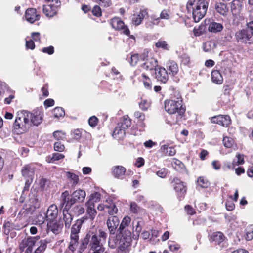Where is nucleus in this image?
I'll use <instances>...</instances> for the list:
<instances>
[{"instance_id": "f257e3e1", "label": "nucleus", "mask_w": 253, "mask_h": 253, "mask_svg": "<svg viewBox=\"0 0 253 253\" xmlns=\"http://www.w3.org/2000/svg\"><path fill=\"white\" fill-rule=\"evenodd\" d=\"M107 233L100 229L95 233L89 232L81 240L79 252L82 253L88 246V253H103V244L106 242Z\"/></svg>"}, {"instance_id": "f03ea898", "label": "nucleus", "mask_w": 253, "mask_h": 253, "mask_svg": "<svg viewBox=\"0 0 253 253\" xmlns=\"http://www.w3.org/2000/svg\"><path fill=\"white\" fill-rule=\"evenodd\" d=\"M42 114L39 110H34L31 112L21 110L17 112L13 126L16 129H21L20 133H22L26 130L27 125L33 124L37 126L42 123Z\"/></svg>"}, {"instance_id": "7ed1b4c3", "label": "nucleus", "mask_w": 253, "mask_h": 253, "mask_svg": "<svg viewBox=\"0 0 253 253\" xmlns=\"http://www.w3.org/2000/svg\"><path fill=\"white\" fill-rule=\"evenodd\" d=\"M165 109L169 114L177 113L180 116L185 113V108L183 106L182 99L179 93L176 97L165 101Z\"/></svg>"}, {"instance_id": "20e7f679", "label": "nucleus", "mask_w": 253, "mask_h": 253, "mask_svg": "<svg viewBox=\"0 0 253 253\" xmlns=\"http://www.w3.org/2000/svg\"><path fill=\"white\" fill-rule=\"evenodd\" d=\"M236 39L239 42L251 44L253 43V36L249 30L243 29L236 33Z\"/></svg>"}, {"instance_id": "39448f33", "label": "nucleus", "mask_w": 253, "mask_h": 253, "mask_svg": "<svg viewBox=\"0 0 253 253\" xmlns=\"http://www.w3.org/2000/svg\"><path fill=\"white\" fill-rule=\"evenodd\" d=\"M74 200L72 199L68 191H65L61 194L60 197V206L63 210L69 211L71 206L74 204Z\"/></svg>"}, {"instance_id": "423d86ee", "label": "nucleus", "mask_w": 253, "mask_h": 253, "mask_svg": "<svg viewBox=\"0 0 253 253\" xmlns=\"http://www.w3.org/2000/svg\"><path fill=\"white\" fill-rule=\"evenodd\" d=\"M110 24L112 27L115 30H122L124 34L129 36L130 34V31L128 28L126 27L125 25L124 22H123L118 17H114L110 21Z\"/></svg>"}, {"instance_id": "0eeeda50", "label": "nucleus", "mask_w": 253, "mask_h": 253, "mask_svg": "<svg viewBox=\"0 0 253 253\" xmlns=\"http://www.w3.org/2000/svg\"><path fill=\"white\" fill-rule=\"evenodd\" d=\"M208 3L205 0H198L197 5L192 12V16H205Z\"/></svg>"}, {"instance_id": "6e6552de", "label": "nucleus", "mask_w": 253, "mask_h": 253, "mask_svg": "<svg viewBox=\"0 0 253 253\" xmlns=\"http://www.w3.org/2000/svg\"><path fill=\"white\" fill-rule=\"evenodd\" d=\"M172 183H173V188L177 193L178 198L179 200H181L184 198L186 193V187L183 182L177 178L173 179Z\"/></svg>"}, {"instance_id": "1a4fd4ad", "label": "nucleus", "mask_w": 253, "mask_h": 253, "mask_svg": "<svg viewBox=\"0 0 253 253\" xmlns=\"http://www.w3.org/2000/svg\"><path fill=\"white\" fill-rule=\"evenodd\" d=\"M38 239L39 237L36 236L23 240L20 244V248H27L25 253H32L33 247Z\"/></svg>"}, {"instance_id": "9d476101", "label": "nucleus", "mask_w": 253, "mask_h": 253, "mask_svg": "<svg viewBox=\"0 0 253 253\" xmlns=\"http://www.w3.org/2000/svg\"><path fill=\"white\" fill-rule=\"evenodd\" d=\"M226 238L224 234L220 232L213 233L211 237V242L214 243L215 245H218L220 248L226 246Z\"/></svg>"}, {"instance_id": "9b49d317", "label": "nucleus", "mask_w": 253, "mask_h": 253, "mask_svg": "<svg viewBox=\"0 0 253 253\" xmlns=\"http://www.w3.org/2000/svg\"><path fill=\"white\" fill-rule=\"evenodd\" d=\"M211 121L212 123H216L225 127L228 126L231 123V119L228 115L216 116L211 117Z\"/></svg>"}, {"instance_id": "f8f14e48", "label": "nucleus", "mask_w": 253, "mask_h": 253, "mask_svg": "<svg viewBox=\"0 0 253 253\" xmlns=\"http://www.w3.org/2000/svg\"><path fill=\"white\" fill-rule=\"evenodd\" d=\"M120 223L118 217L116 216H111L107 220V226L111 234H114Z\"/></svg>"}, {"instance_id": "ddd939ff", "label": "nucleus", "mask_w": 253, "mask_h": 253, "mask_svg": "<svg viewBox=\"0 0 253 253\" xmlns=\"http://www.w3.org/2000/svg\"><path fill=\"white\" fill-rule=\"evenodd\" d=\"M156 71V78L158 81L165 83L168 80V73L167 71L163 67H158L155 69Z\"/></svg>"}, {"instance_id": "4468645a", "label": "nucleus", "mask_w": 253, "mask_h": 253, "mask_svg": "<svg viewBox=\"0 0 253 253\" xmlns=\"http://www.w3.org/2000/svg\"><path fill=\"white\" fill-rule=\"evenodd\" d=\"M58 212L57 206L55 205L50 206L45 211V214L48 222L54 221L56 218Z\"/></svg>"}, {"instance_id": "2eb2a0df", "label": "nucleus", "mask_w": 253, "mask_h": 253, "mask_svg": "<svg viewBox=\"0 0 253 253\" xmlns=\"http://www.w3.org/2000/svg\"><path fill=\"white\" fill-rule=\"evenodd\" d=\"M126 171V168L122 166H116L112 168V175L118 179H123Z\"/></svg>"}, {"instance_id": "dca6fc26", "label": "nucleus", "mask_w": 253, "mask_h": 253, "mask_svg": "<svg viewBox=\"0 0 253 253\" xmlns=\"http://www.w3.org/2000/svg\"><path fill=\"white\" fill-rule=\"evenodd\" d=\"M86 196L85 192L81 189L75 191L71 194V197L74 200V203L76 202H82L84 201Z\"/></svg>"}, {"instance_id": "f3484780", "label": "nucleus", "mask_w": 253, "mask_h": 253, "mask_svg": "<svg viewBox=\"0 0 253 253\" xmlns=\"http://www.w3.org/2000/svg\"><path fill=\"white\" fill-rule=\"evenodd\" d=\"M63 226L54 221H49L47 224L48 231H51L55 234H59L62 230Z\"/></svg>"}, {"instance_id": "a211bd4d", "label": "nucleus", "mask_w": 253, "mask_h": 253, "mask_svg": "<svg viewBox=\"0 0 253 253\" xmlns=\"http://www.w3.org/2000/svg\"><path fill=\"white\" fill-rule=\"evenodd\" d=\"M34 168L32 165H26L22 169V175L25 178H32L34 174Z\"/></svg>"}, {"instance_id": "6ab92c4d", "label": "nucleus", "mask_w": 253, "mask_h": 253, "mask_svg": "<svg viewBox=\"0 0 253 253\" xmlns=\"http://www.w3.org/2000/svg\"><path fill=\"white\" fill-rule=\"evenodd\" d=\"M86 212L90 218L93 220L95 218L97 212L95 209V204L93 203L92 200H88L86 203Z\"/></svg>"}, {"instance_id": "aec40b11", "label": "nucleus", "mask_w": 253, "mask_h": 253, "mask_svg": "<svg viewBox=\"0 0 253 253\" xmlns=\"http://www.w3.org/2000/svg\"><path fill=\"white\" fill-rule=\"evenodd\" d=\"M29 208L31 211H34L35 209L39 208L40 206V200L36 196L32 195L28 202Z\"/></svg>"}, {"instance_id": "412c9836", "label": "nucleus", "mask_w": 253, "mask_h": 253, "mask_svg": "<svg viewBox=\"0 0 253 253\" xmlns=\"http://www.w3.org/2000/svg\"><path fill=\"white\" fill-rule=\"evenodd\" d=\"M57 7L54 4L43 5V12L46 16H54L57 14Z\"/></svg>"}, {"instance_id": "4be33fe9", "label": "nucleus", "mask_w": 253, "mask_h": 253, "mask_svg": "<svg viewBox=\"0 0 253 253\" xmlns=\"http://www.w3.org/2000/svg\"><path fill=\"white\" fill-rule=\"evenodd\" d=\"M132 227L130 226L128 228H126L122 230H117L118 234L121 235L125 240L129 242L131 240L132 235Z\"/></svg>"}, {"instance_id": "5701e85b", "label": "nucleus", "mask_w": 253, "mask_h": 253, "mask_svg": "<svg viewBox=\"0 0 253 253\" xmlns=\"http://www.w3.org/2000/svg\"><path fill=\"white\" fill-rule=\"evenodd\" d=\"M167 68L169 71V74L172 76L176 75L179 70L177 64L173 61H169L167 63Z\"/></svg>"}, {"instance_id": "b1692460", "label": "nucleus", "mask_w": 253, "mask_h": 253, "mask_svg": "<svg viewBox=\"0 0 253 253\" xmlns=\"http://www.w3.org/2000/svg\"><path fill=\"white\" fill-rule=\"evenodd\" d=\"M145 62L143 63V67L146 70H153L158 66L157 61L153 58H148L145 59Z\"/></svg>"}, {"instance_id": "393cba45", "label": "nucleus", "mask_w": 253, "mask_h": 253, "mask_svg": "<svg viewBox=\"0 0 253 253\" xmlns=\"http://www.w3.org/2000/svg\"><path fill=\"white\" fill-rule=\"evenodd\" d=\"M125 136V129L121 127L120 124H118V126L115 128L113 133V136L117 139H123Z\"/></svg>"}, {"instance_id": "a878e982", "label": "nucleus", "mask_w": 253, "mask_h": 253, "mask_svg": "<svg viewBox=\"0 0 253 253\" xmlns=\"http://www.w3.org/2000/svg\"><path fill=\"white\" fill-rule=\"evenodd\" d=\"M211 80L216 84H221L223 79L222 75L218 70H213L211 72Z\"/></svg>"}, {"instance_id": "bb28decb", "label": "nucleus", "mask_w": 253, "mask_h": 253, "mask_svg": "<svg viewBox=\"0 0 253 253\" xmlns=\"http://www.w3.org/2000/svg\"><path fill=\"white\" fill-rule=\"evenodd\" d=\"M45 221H48L45 214V211L41 210L37 215L35 221L37 224L42 225L43 224Z\"/></svg>"}, {"instance_id": "cd10ccee", "label": "nucleus", "mask_w": 253, "mask_h": 253, "mask_svg": "<svg viewBox=\"0 0 253 253\" xmlns=\"http://www.w3.org/2000/svg\"><path fill=\"white\" fill-rule=\"evenodd\" d=\"M63 220L66 228H69L73 220L72 215L69 212V211L63 210Z\"/></svg>"}, {"instance_id": "c85d7f7f", "label": "nucleus", "mask_w": 253, "mask_h": 253, "mask_svg": "<svg viewBox=\"0 0 253 253\" xmlns=\"http://www.w3.org/2000/svg\"><path fill=\"white\" fill-rule=\"evenodd\" d=\"M118 124H120L121 127L123 128L126 130L130 126L131 120L127 115H125L123 117L122 120Z\"/></svg>"}, {"instance_id": "c756f323", "label": "nucleus", "mask_w": 253, "mask_h": 253, "mask_svg": "<svg viewBox=\"0 0 253 253\" xmlns=\"http://www.w3.org/2000/svg\"><path fill=\"white\" fill-rule=\"evenodd\" d=\"M84 221V218L77 220L76 223L73 225L71 232L75 233H79Z\"/></svg>"}, {"instance_id": "7c9ffc66", "label": "nucleus", "mask_w": 253, "mask_h": 253, "mask_svg": "<svg viewBox=\"0 0 253 253\" xmlns=\"http://www.w3.org/2000/svg\"><path fill=\"white\" fill-rule=\"evenodd\" d=\"M216 11L221 15H224L228 11L226 4L222 3H217L215 5Z\"/></svg>"}, {"instance_id": "2f4dec72", "label": "nucleus", "mask_w": 253, "mask_h": 253, "mask_svg": "<svg viewBox=\"0 0 253 253\" xmlns=\"http://www.w3.org/2000/svg\"><path fill=\"white\" fill-rule=\"evenodd\" d=\"M216 47V44L214 41H207L203 45V49L205 52L210 51Z\"/></svg>"}, {"instance_id": "473e14b6", "label": "nucleus", "mask_w": 253, "mask_h": 253, "mask_svg": "<svg viewBox=\"0 0 253 253\" xmlns=\"http://www.w3.org/2000/svg\"><path fill=\"white\" fill-rule=\"evenodd\" d=\"M131 218L128 216L125 217L122 221L118 230H122L130 226Z\"/></svg>"}, {"instance_id": "72a5a7b5", "label": "nucleus", "mask_w": 253, "mask_h": 253, "mask_svg": "<svg viewBox=\"0 0 253 253\" xmlns=\"http://www.w3.org/2000/svg\"><path fill=\"white\" fill-rule=\"evenodd\" d=\"M223 29L222 25L220 23L213 22L209 27V30L211 32H217L221 31Z\"/></svg>"}, {"instance_id": "f704fd0d", "label": "nucleus", "mask_w": 253, "mask_h": 253, "mask_svg": "<svg viewBox=\"0 0 253 253\" xmlns=\"http://www.w3.org/2000/svg\"><path fill=\"white\" fill-rule=\"evenodd\" d=\"M4 233L8 235L10 232L14 228V225L10 221H4L3 224Z\"/></svg>"}, {"instance_id": "c9c22d12", "label": "nucleus", "mask_w": 253, "mask_h": 253, "mask_svg": "<svg viewBox=\"0 0 253 253\" xmlns=\"http://www.w3.org/2000/svg\"><path fill=\"white\" fill-rule=\"evenodd\" d=\"M167 17H160L157 18H154V17H147V21L146 22V24L148 26H152L155 24H158L160 19L162 18H167Z\"/></svg>"}, {"instance_id": "e433bc0d", "label": "nucleus", "mask_w": 253, "mask_h": 253, "mask_svg": "<svg viewBox=\"0 0 253 253\" xmlns=\"http://www.w3.org/2000/svg\"><path fill=\"white\" fill-rule=\"evenodd\" d=\"M140 59L144 61L145 57L143 56L139 57L138 54H134L131 56L130 64L132 66H135Z\"/></svg>"}, {"instance_id": "4c0bfd02", "label": "nucleus", "mask_w": 253, "mask_h": 253, "mask_svg": "<svg viewBox=\"0 0 253 253\" xmlns=\"http://www.w3.org/2000/svg\"><path fill=\"white\" fill-rule=\"evenodd\" d=\"M106 209L107 210V212L110 215H113L118 212V209L114 203L106 205Z\"/></svg>"}, {"instance_id": "58836bf2", "label": "nucleus", "mask_w": 253, "mask_h": 253, "mask_svg": "<svg viewBox=\"0 0 253 253\" xmlns=\"http://www.w3.org/2000/svg\"><path fill=\"white\" fill-rule=\"evenodd\" d=\"M53 115L55 118H59L63 117L65 115V112L62 108L56 107L52 111Z\"/></svg>"}, {"instance_id": "ea45409f", "label": "nucleus", "mask_w": 253, "mask_h": 253, "mask_svg": "<svg viewBox=\"0 0 253 253\" xmlns=\"http://www.w3.org/2000/svg\"><path fill=\"white\" fill-rule=\"evenodd\" d=\"M47 242L46 240L41 241V244L34 251V253H42L47 247Z\"/></svg>"}, {"instance_id": "a19ab883", "label": "nucleus", "mask_w": 253, "mask_h": 253, "mask_svg": "<svg viewBox=\"0 0 253 253\" xmlns=\"http://www.w3.org/2000/svg\"><path fill=\"white\" fill-rule=\"evenodd\" d=\"M198 185L201 188H207L209 185L208 181L203 177H200L197 180Z\"/></svg>"}, {"instance_id": "79ce46f5", "label": "nucleus", "mask_w": 253, "mask_h": 253, "mask_svg": "<svg viewBox=\"0 0 253 253\" xmlns=\"http://www.w3.org/2000/svg\"><path fill=\"white\" fill-rule=\"evenodd\" d=\"M233 139L229 137H225L223 139V143L226 148H231L234 144Z\"/></svg>"}, {"instance_id": "37998d69", "label": "nucleus", "mask_w": 253, "mask_h": 253, "mask_svg": "<svg viewBox=\"0 0 253 253\" xmlns=\"http://www.w3.org/2000/svg\"><path fill=\"white\" fill-rule=\"evenodd\" d=\"M53 137L57 140H64L66 138V134L61 131H56L53 134Z\"/></svg>"}, {"instance_id": "c03bdc74", "label": "nucleus", "mask_w": 253, "mask_h": 253, "mask_svg": "<svg viewBox=\"0 0 253 253\" xmlns=\"http://www.w3.org/2000/svg\"><path fill=\"white\" fill-rule=\"evenodd\" d=\"M143 84L145 87L147 89H150L151 87L150 79L146 75L142 74Z\"/></svg>"}, {"instance_id": "a18cd8bd", "label": "nucleus", "mask_w": 253, "mask_h": 253, "mask_svg": "<svg viewBox=\"0 0 253 253\" xmlns=\"http://www.w3.org/2000/svg\"><path fill=\"white\" fill-rule=\"evenodd\" d=\"M73 211L75 214L79 215L84 213V209L81 206L77 205L73 208Z\"/></svg>"}, {"instance_id": "49530a36", "label": "nucleus", "mask_w": 253, "mask_h": 253, "mask_svg": "<svg viewBox=\"0 0 253 253\" xmlns=\"http://www.w3.org/2000/svg\"><path fill=\"white\" fill-rule=\"evenodd\" d=\"M155 46L157 48H161L163 49H168V45L167 43V42L164 41L159 40L155 43Z\"/></svg>"}, {"instance_id": "de8ad7c7", "label": "nucleus", "mask_w": 253, "mask_h": 253, "mask_svg": "<svg viewBox=\"0 0 253 253\" xmlns=\"http://www.w3.org/2000/svg\"><path fill=\"white\" fill-rule=\"evenodd\" d=\"M67 176L68 178H70L71 180L73 181V184L74 185H76L78 182L79 177L76 174L70 172H68L67 173Z\"/></svg>"}, {"instance_id": "09e8293b", "label": "nucleus", "mask_w": 253, "mask_h": 253, "mask_svg": "<svg viewBox=\"0 0 253 253\" xmlns=\"http://www.w3.org/2000/svg\"><path fill=\"white\" fill-rule=\"evenodd\" d=\"M78 241V240H71L68 247L69 249L72 252L75 251L79 246Z\"/></svg>"}, {"instance_id": "8fccbe9b", "label": "nucleus", "mask_w": 253, "mask_h": 253, "mask_svg": "<svg viewBox=\"0 0 253 253\" xmlns=\"http://www.w3.org/2000/svg\"><path fill=\"white\" fill-rule=\"evenodd\" d=\"M64 145L61 142H56L54 144V149L56 151L62 152L64 150Z\"/></svg>"}, {"instance_id": "3c124183", "label": "nucleus", "mask_w": 253, "mask_h": 253, "mask_svg": "<svg viewBox=\"0 0 253 253\" xmlns=\"http://www.w3.org/2000/svg\"><path fill=\"white\" fill-rule=\"evenodd\" d=\"M196 0H188L186 4V9L188 14H190L193 11V9L195 8L193 7V4Z\"/></svg>"}, {"instance_id": "603ef678", "label": "nucleus", "mask_w": 253, "mask_h": 253, "mask_svg": "<svg viewBox=\"0 0 253 253\" xmlns=\"http://www.w3.org/2000/svg\"><path fill=\"white\" fill-rule=\"evenodd\" d=\"M130 211L134 213H136L140 210V207L135 202H131L130 203Z\"/></svg>"}, {"instance_id": "864d4df0", "label": "nucleus", "mask_w": 253, "mask_h": 253, "mask_svg": "<svg viewBox=\"0 0 253 253\" xmlns=\"http://www.w3.org/2000/svg\"><path fill=\"white\" fill-rule=\"evenodd\" d=\"M246 239L248 241H250L253 238V231L252 229L249 226L247 228L246 230Z\"/></svg>"}, {"instance_id": "5fc2aeb1", "label": "nucleus", "mask_w": 253, "mask_h": 253, "mask_svg": "<svg viewBox=\"0 0 253 253\" xmlns=\"http://www.w3.org/2000/svg\"><path fill=\"white\" fill-rule=\"evenodd\" d=\"M150 106V103L147 100H142L139 103L140 108L143 110H147Z\"/></svg>"}, {"instance_id": "6e6d98bb", "label": "nucleus", "mask_w": 253, "mask_h": 253, "mask_svg": "<svg viewBox=\"0 0 253 253\" xmlns=\"http://www.w3.org/2000/svg\"><path fill=\"white\" fill-rule=\"evenodd\" d=\"M169 248L172 252H176L180 248V246L169 241Z\"/></svg>"}, {"instance_id": "4d7b16f0", "label": "nucleus", "mask_w": 253, "mask_h": 253, "mask_svg": "<svg viewBox=\"0 0 253 253\" xmlns=\"http://www.w3.org/2000/svg\"><path fill=\"white\" fill-rule=\"evenodd\" d=\"M83 130L79 129L75 130L73 132V137L76 140H79L82 136Z\"/></svg>"}, {"instance_id": "13d9d810", "label": "nucleus", "mask_w": 253, "mask_h": 253, "mask_svg": "<svg viewBox=\"0 0 253 253\" xmlns=\"http://www.w3.org/2000/svg\"><path fill=\"white\" fill-rule=\"evenodd\" d=\"M98 121L97 118L93 116L89 119L88 124L91 127H94L97 125Z\"/></svg>"}, {"instance_id": "bf43d9fd", "label": "nucleus", "mask_w": 253, "mask_h": 253, "mask_svg": "<svg viewBox=\"0 0 253 253\" xmlns=\"http://www.w3.org/2000/svg\"><path fill=\"white\" fill-rule=\"evenodd\" d=\"M92 13L94 16H101V9L100 6L95 5L92 10Z\"/></svg>"}, {"instance_id": "052dcab7", "label": "nucleus", "mask_w": 253, "mask_h": 253, "mask_svg": "<svg viewBox=\"0 0 253 253\" xmlns=\"http://www.w3.org/2000/svg\"><path fill=\"white\" fill-rule=\"evenodd\" d=\"M100 199V194L97 192H95L91 195L89 200H92L93 203L99 201Z\"/></svg>"}, {"instance_id": "680f3d73", "label": "nucleus", "mask_w": 253, "mask_h": 253, "mask_svg": "<svg viewBox=\"0 0 253 253\" xmlns=\"http://www.w3.org/2000/svg\"><path fill=\"white\" fill-rule=\"evenodd\" d=\"M25 16H39L36 14V9L33 8L27 9L25 11Z\"/></svg>"}, {"instance_id": "e2e57ef3", "label": "nucleus", "mask_w": 253, "mask_h": 253, "mask_svg": "<svg viewBox=\"0 0 253 253\" xmlns=\"http://www.w3.org/2000/svg\"><path fill=\"white\" fill-rule=\"evenodd\" d=\"M168 173L166 169H162L156 172V174L160 177L165 178Z\"/></svg>"}, {"instance_id": "0e129e2a", "label": "nucleus", "mask_w": 253, "mask_h": 253, "mask_svg": "<svg viewBox=\"0 0 253 253\" xmlns=\"http://www.w3.org/2000/svg\"><path fill=\"white\" fill-rule=\"evenodd\" d=\"M226 209L229 211L233 210L235 208V205L232 201H226L225 203Z\"/></svg>"}, {"instance_id": "69168bd1", "label": "nucleus", "mask_w": 253, "mask_h": 253, "mask_svg": "<svg viewBox=\"0 0 253 253\" xmlns=\"http://www.w3.org/2000/svg\"><path fill=\"white\" fill-rule=\"evenodd\" d=\"M144 17H134L132 19V24L134 25H139L142 21Z\"/></svg>"}, {"instance_id": "338daca9", "label": "nucleus", "mask_w": 253, "mask_h": 253, "mask_svg": "<svg viewBox=\"0 0 253 253\" xmlns=\"http://www.w3.org/2000/svg\"><path fill=\"white\" fill-rule=\"evenodd\" d=\"M64 158V155L63 154L59 153H54L52 155V157L51 160L52 161L59 160L61 159Z\"/></svg>"}, {"instance_id": "774afa93", "label": "nucleus", "mask_w": 253, "mask_h": 253, "mask_svg": "<svg viewBox=\"0 0 253 253\" xmlns=\"http://www.w3.org/2000/svg\"><path fill=\"white\" fill-rule=\"evenodd\" d=\"M26 47L27 49L33 50L35 48V45L32 40H27L26 41Z\"/></svg>"}]
</instances>
